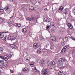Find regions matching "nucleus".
<instances>
[{
    "label": "nucleus",
    "mask_w": 75,
    "mask_h": 75,
    "mask_svg": "<svg viewBox=\"0 0 75 75\" xmlns=\"http://www.w3.org/2000/svg\"><path fill=\"white\" fill-rule=\"evenodd\" d=\"M63 49L66 51V50H67V46H65L63 48Z\"/></svg>",
    "instance_id": "obj_37"
},
{
    "label": "nucleus",
    "mask_w": 75,
    "mask_h": 75,
    "mask_svg": "<svg viewBox=\"0 0 75 75\" xmlns=\"http://www.w3.org/2000/svg\"><path fill=\"white\" fill-rule=\"evenodd\" d=\"M50 38L52 39V41H55L56 40V38L54 36H52Z\"/></svg>",
    "instance_id": "obj_11"
},
{
    "label": "nucleus",
    "mask_w": 75,
    "mask_h": 75,
    "mask_svg": "<svg viewBox=\"0 0 75 75\" xmlns=\"http://www.w3.org/2000/svg\"><path fill=\"white\" fill-rule=\"evenodd\" d=\"M0 58L1 59H3V57L2 56L0 55Z\"/></svg>",
    "instance_id": "obj_43"
},
{
    "label": "nucleus",
    "mask_w": 75,
    "mask_h": 75,
    "mask_svg": "<svg viewBox=\"0 0 75 75\" xmlns=\"http://www.w3.org/2000/svg\"><path fill=\"white\" fill-rule=\"evenodd\" d=\"M14 38H15L13 36H11L8 37V40H11V41H12L13 40H14Z\"/></svg>",
    "instance_id": "obj_17"
},
{
    "label": "nucleus",
    "mask_w": 75,
    "mask_h": 75,
    "mask_svg": "<svg viewBox=\"0 0 75 75\" xmlns=\"http://www.w3.org/2000/svg\"><path fill=\"white\" fill-rule=\"evenodd\" d=\"M9 0L11 1H13V0Z\"/></svg>",
    "instance_id": "obj_58"
},
{
    "label": "nucleus",
    "mask_w": 75,
    "mask_h": 75,
    "mask_svg": "<svg viewBox=\"0 0 75 75\" xmlns=\"http://www.w3.org/2000/svg\"><path fill=\"white\" fill-rule=\"evenodd\" d=\"M48 72V69H45L44 71H42V73L43 75H48L47 73Z\"/></svg>",
    "instance_id": "obj_2"
},
{
    "label": "nucleus",
    "mask_w": 75,
    "mask_h": 75,
    "mask_svg": "<svg viewBox=\"0 0 75 75\" xmlns=\"http://www.w3.org/2000/svg\"><path fill=\"white\" fill-rule=\"evenodd\" d=\"M4 13V8H2V9H1V8H0V14L1 15L2 14Z\"/></svg>",
    "instance_id": "obj_14"
},
{
    "label": "nucleus",
    "mask_w": 75,
    "mask_h": 75,
    "mask_svg": "<svg viewBox=\"0 0 75 75\" xmlns=\"http://www.w3.org/2000/svg\"><path fill=\"white\" fill-rule=\"evenodd\" d=\"M71 52L73 54H74L75 52V49L74 48H73L71 49Z\"/></svg>",
    "instance_id": "obj_26"
},
{
    "label": "nucleus",
    "mask_w": 75,
    "mask_h": 75,
    "mask_svg": "<svg viewBox=\"0 0 75 75\" xmlns=\"http://www.w3.org/2000/svg\"><path fill=\"white\" fill-rule=\"evenodd\" d=\"M12 18V17H11L10 18V19H11V18Z\"/></svg>",
    "instance_id": "obj_59"
},
{
    "label": "nucleus",
    "mask_w": 75,
    "mask_h": 75,
    "mask_svg": "<svg viewBox=\"0 0 75 75\" xmlns=\"http://www.w3.org/2000/svg\"><path fill=\"white\" fill-rule=\"evenodd\" d=\"M45 11H48V9H47V8H45L44 9Z\"/></svg>",
    "instance_id": "obj_46"
},
{
    "label": "nucleus",
    "mask_w": 75,
    "mask_h": 75,
    "mask_svg": "<svg viewBox=\"0 0 75 75\" xmlns=\"http://www.w3.org/2000/svg\"><path fill=\"white\" fill-rule=\"evenodd\" d=\"M4 10H5L6 11H10V7L8 6H6L4 8Z\"/></svg>",
    "instance_id": "obj_8"
},
{
    "label": "nucleus",
    "mask_w": 75,
    "mask_h": 75,
    "mask_svg": "<svg viewBox=\"0 0 75 75\" xmlns=\"http://www.w3.org/2000/svg\"><path fill=\"white\" fill-rule=\"evenodd\" d=\"M44 21H45V22H47V23H48L49 22H50V20L49 19L47 18H44Z\"/></svg>",
    "instance_id": "obj_16"
},
{
    "label": "nucleus",
    "mask_w": 75,
    "mask_h": 75,
    "mask_svg": "<svg viewBox=\"0 0 75 75\" xmlns=\"http://www.w3.org/2000/svg\"><path fill=\"white\" fill-rule=\"evenodd\" d=\"M26 19L27 20H28V21H31L32 20L31 18L30 17H28L26 18Z\"/></svg>",
    "instance_id": "obj_35"
},
{
    "label": "nucleus",
    "mask_w": 75,
    "mask_h": 75,
    "mask_svg": "<svg viewBox=\"0 0 75 75\" xmlns=\"http://www.w3.org/2000/svg\"><path fill=\"white\" fill-rule=\"evenodd\" d=\"M39 47L38 44L37 43H35L33 44V48L35 49H37Z\"/></svg>",
    "instance_id": "obj_3"
},
{
    "label": "nucleus",
    "mask_w": 75,
    "mask_h": 75,
    "mask_svg": "<svg viewBox=\"0 0 75 75\" xmlns=\"http://www.w3.org/2000/svg\"><path fill=\"white\" fill-rule=\"evenodd\" d=\"M15 25L17 27H21V25L18 23H15Z\"/></svg>",
    "instance_id": "obj_25"
},
{
    "label": "nucleus",
    "mask_w": 75,
    "mask_h": 75,
    "mask_svg": "<svg viewBox=\"0 0 75 75\" xmlns=\"http://www.w3.org/2000/svg\"><path fill=\"white\" fill-rule=\"evenodd\" d=\"M1 9H3V8L2 7H1Z\"/></svg>",
    "instance_id": "obj_60"
},
{
    "label": "nucleus",
    "mask_w": 75,
    "mask_h": 75,
    "mask_svg": "<svg viewBox=\"0 0 75 75\" xmlns=\"http://www.w3.org/2000/svg\"><path fill=\"white\" fill-rule=\"evenodd\" d=\"M33 64L32 63L31 64H30V65H33Z\"/></svg>",
    "instance_id": "obj_56"
},
{
    "label": "nucleus",
    "mask_w": 75,
    "mask_h": 75,
    "mask_svg": "<svg viewBox=\"0 0 75 75\" xmlns=\"http://www.w3.org/2000/svg\"><path fill=\"white\" fill-rule=\"evenodd\" d=\"M50 45H51V47H50V49L52 50H54V45H53V44L52 43H50Z\"/></svg>",
    "instance_id": "obj_18"
},
{
    "label": "nucleus",
    "mask_w": 75,
    "mask_h": 75,
    "mask_svg": "<svg viewBox=\"0 0 75 75\" xmlns=\"http://www.w3.org/2000/svg\"><path fill=\"white\" fill-rule=\"evenodd\" d=\"M71 38L70 37H69V36H67L65 38V40L66 42H68V41H69V39Z\"/></svg>",
    "instance_id": "obj_13"
},
{
    "label": "nucleus",
    "mask_w": 75,
    "mask_h": 75,
    "mask_svg": "<svg viewBox=\"0 0 75 75\" xmlns=\"http://www.w3.org/2000/svg\"><path fill=\"white\" fill-rule=\"evenodd\" d=\"M62 12L64 14H67V13H68V11H67V9L65 8L62 11Z\"/></svg>",
    "instance_id": "obj_10"
},
{
    "label": "nucleus",
    "mask_w": 75,
    "mask_h": 75,
    "mask_svg": "<svg viewBox=\"0 0 75 75\" xmlns=\"http://www.w3.org/2000/svg\"><path fill=\"white\" fill-rule=\"evenodd\" d=\"M56 64V63H55V62L54 61H52V62H51L50 63V64L52 65V66H54V65H55Z\"/></svg>",
    "instance_id": "obj_19"
},
{
    "label": "nucleus",
    "mask_w": 75,
    "mask_h": 75,
    "mask_svg": "<svg viewBox=\"0 0 75 75\" xmlns=\"http://www.w3.org/2000/svg\"><path fill=\"white\" fill-rule=\"evenodd\" d=\"M74 75H75V72H74Z\"/></svg>",
    "instance_id": "obj_62"
},
{
    "label": "nucleus",
    "mask_w": 75,
    "mask_h": 75,
    "mask_svg": "<svg viewBox=\"0 0 75 75\" xmlns=\"http://www.w3.org/2000/svg\"><path fill=\"white\" fill-rule=\"evenodd\" d=\"M48 46V45H45V48H47V46Z\"/></svg>",
    "instance_id": "obj_47"
},
{
    "label": "nucleus",
    "mask_w": 75,
    "mask_h": 75,
    "mask_svg": "<svg viewBox=\"0 0 75 75\" xmlns=\"http://www.w3.org/2000/svg\"><path fill=\"white\" fill-rule=\"evenodd\" d=\"M6 37H7V36H6L5 38H4V41H6Z\"/></svg>",
    "instance_id": "obj_40"
},
{
    "label": "nucleus",
    "mask_w": 75,
    "mask_h": 75,
    "mask_svg": "<svg viewBox=\"0 0 75 75\" xmlns=\"http://www.w3.org/2000/svg\"><path fill=\"white\" fill-rule=\"evenodd\" d=\"M25 58L26 60L28 61L30 59V56L28 55H27L25 57Z\"/></svg>",
    "instance_id": "obj_21"
},
{
    "label": "nucleus",
    "mask_w": 75,
    "mask_h": 75,
    "mask_svg": "<svg viewBox=\"0 0 75 75\" xmlns=\"http://www.w3.org/2000/svg\"><path fill=\"white\" fill-rule=\"evenodd\" d=\"M47 65L49 66V65H50V64H47Z\"/></svg>",
    "instance_id": "obj_61"
},
{
    "label": "nucleus",
    "mask_w": 75,
    "mask_h": 75,
    "mask_svg": "<svg viewBox=\"0 0 75 75\" xmlns=\"http://www.w3.org/2000/svg\"><path fill=\"white\" fill-rule=\"evenodd\" d=\"M39 3H40V2H39Z\"/></svg>",
    "instance_id": "obj_64"
},
{
    "label": "nucleus",
    "mask_w": 75,
    "mask_h": 75,
    "mask_svg": "<svg viewBox=\"0 0 75 75\" xmlns=\"http://www.w3.org/2000/svg\"><path fill=\"white\" fill-rule=\"evenodd\" d=\"M8 24H9V25H12L13 24H14V22L13 21H11L10 20L8 21Z\"/></svg>",
    "instance_id": "obj_12"
},
{
    "label": "nucleus",
    "mask_w": 75,
    "mask_h": 75,
    "mask_svg": "<svg viewBox=\"0 0 75 75\" xmlns=\"http://www.w3.org/2000/svg\"><path fill=\"white\" fill-rule=\"evenodd\" d=\"M10 70L11 73H13V72H14V71H13L11 70L10 69Z\"/></svg>",
    "instance_id": "obj_48"
},
{
    "label": "nucleus",
    "mask_w": 75,
    "mask_h": 75,
    "mask_svg": "<svg viewBox=\"0 0 75 75\" xmlns=\"http://www.w3.org/2000/svg\"><path fill=\"white\" fill-rule=\"evenodd\" d=\"M50 26L51 27H53V28H54L55 27V23H54L52 22L50 23Z\"/></svg>",
    "instance_id": "obj_22"
},
{
    "label": "nucleus",
    "mask_w": 75,
    "mask_h": 75,
    "mask_svg": "<svg viewBox=\"0 0 75 75\" xmlns=\"http://www.w3.org/2000/svg\"><path fill=\"white\" fill-rule=\"evenodd\" d=\"M51 31L52 33H54V32H55V31L54 30V29H51Z\"/></svg>",
    "instance_id": "obj_39"
},
{
    "label": "nucleus",
    "mask_w": 75,
    "mask_h": 75,
    "mask_svg": "<svg viewBox=\"0 0 75 75\" xmlns=\"http://www.w3.org/2000/svg\"><path fill=\"white\" fill-rule=\"evenodd\" d=\"M3 67H1V69H2V68H3Z\"/></svg>",
    "instance_id": "obj_57"
},
{
    "label": "nucleus",
    "mask_w": 75,
    "mask_h": 75,
    "mask_svg": "<svg viewBox=\"0 0 75 75\" xmlns=\"http://www.w3.org/2000/svg\"><path fill=\"white\" fill-rule=\"evenodd\" d=\"M67 26L70 29H72L73 28V26L72 25L71 23H69L67 24Z\"/></svg>",
    "instance_id": "obj_6"
},
{
    "label": "nucleus",
    "mask_w": 75,
    "mask_h": 75,
    "mask_svg": "<svg viewBox=\"0 0 75 75\" xmlns=\"http://www.w3.org/2000/svg\"><path fill=\"white\" fill-rule=\"evenodd\" d=\"M62 44L63 46H64V45H65V43H64V42H62Z\"/></svg>",
    "instance_id": "obj_42"
},
{
    "label": "nucleus",
    "mask_w": 75,
    "mask_h": 75,
    "mask_svg": "<svg viewBox=\"0 0 75 75\" xmlns=\"http://www.w3.org/2000/svg\"><path fill=\"white\" fill-rule=\"evenodd\" d=\"M8 56L9 58H11V57H12V55H11V54H10L8 55Z\"/></svg>",
    "instance_id": "obj_38"
},
{
    "label": "nucleus",
    "mask_w": 75,
    "mask_h": 75,
    "mask_svg": "<svg viewBox=\"0 0 75 75\" xmlns=\"http://www.w3.org/2000/svg\"><path fill=\"white\" fill-rule=\"evenodd\" d=\"M32 20L33 21H34V17L32 18Z\"/></svg>",
    "instance_id": "obj_53"
},
{
    "label": "nucleus",
    "mask_w": 75,
    "mask_h": 75,
    "mask_svg": "<svg viewBox=\"0 0 75 75\" xmlns=\"http://www.w3.org/2000/svg\"><path fill=\"white\" fill-rule=\"evenodd\" d=\"M3 59L5 61H7V60L8 59V56L7 55H5L4 57H3Z\"/></svg>",
    "instance_id": "obj_9"
},
{
    "label": "nucleus",
    "mask_w": 75,
    "mask_h": 75,
    "mask_svg": "<svg viewBox=\"0 0 75 75\" xmlns=\"http://www.w3.org/2000/svg\"><path fill=\"white\" fill-rule=\"evenodd\" d=\"M29 53H30V51L28 50H27L26 51V53L27 54H29Z\"/></svg>",
    "instance_id": "obj_45"
},
{
    "label": "nucleus",
    "mask_w": 75,
    "mask_h": 75,
    "mask_svg": "<svg viewBox=\"0 0 75 75\" xmlns=\"http://www.w3.org/2000/svg\"><path fill=\"white\" fill-rule=\"evenodd\" d=\"M3 37H4L3 33H0V38H3Z\"/></svg>",
    "instance_id": "obj_34"
},
{
    "label": "nucleus",
    "mask_w": 75,
    "mask_h": 75,
    "mask_svg": "<svg viewBox=\"0 0 75 75\" xmlns=\"http://www.w3.org/2000/svg\"><path fill=\"white\" fill-rule=\"evenodd\" d=\"M23 71L24 72H28L29 71V70L27 67H25L23 69Z\"/></svg>",
    "instance_id": "obj_15"
},
{
    "label": "nucleus",
    "mask_w": 75,
    "mask_h": 75,
    "mask_svg": "<svg viewBox=\"0 0 75 75\" xmlns=\"http://www.w3.org/2000/svg\"><path fill=\"white\" fill-rule=\"evenodd\" d=\"M42 52L43 54H48V50L47 49L45 48L42 49Z\"/></svg>",
    "instance_id": "obj_5"
},
{
    "label": "nucleus",
    "mask_w": 75,
    "mask_h": 75,
    "mask_svg": "<svg viewBox=\"0 0 75 75\" xmlns=\"http://www.w3.org/2000/svg\"><path fill=\"white\" fill-rule=\"evenodd\" d=\"M29 10L30 11H31V10L32 11L34 10V8L33 6H30L29 8Z\"/></svg>",
    "instance_id": "obj_28"
},
{
    "label": "nucleus",
    "mask_w": 75,
    "mask_h": 75,
    "mask_svg": "<svg viewBox=\"0 0 75 75\" xmlns=\"http://www.w3.org/2000/svg\"><path fill=\"white\" fill-rule=\"evenodd\" d=\"M58 62L61 64L62 68H65V64L64 63L65 62V59L63 58H60L58 60Z\"/></svg>",
    "instance_id": "obj_1"
},
{
    "label": "nucleus",
    "mask_w": 75,
    "mask_h": 75,
    "mask_svg": "<svg viewBox=\"0 0 75 75\" xmlns=\"http://www.w3.org/2000/svg\"><path fill=\"white\" fill-rule=\"evenodd\" d=\"M63 72L62 71H60L59 72L58 74V75H62L63 74Z\"/></svg>",
    "instance_id": "obj_29"
},
{
    "label": "nucleus",
    "mask_w": 75,
    "mask_h": 75,
    "mask_svg": "<svg viewBox=\"0 0 75 75\" xmlns=\"http://www.w3.org/2000/svg\"><path fill=\"white\" fill-rule=\"evenodd\" d=\"M55 59H58V58H57V56H56Z\"/></svg>",
    "instance_id": "obj_55"
},
{
    "label": "nucleus",
    "mask_w": 75,
    "mask_h": 75,
    "mask_svg": "<svg viewBox=\"0 0 75 75\" xmlns=\"http://www.w3.org/2000/svg\"><path fill=\"white\" fill-rule=\"evenodd\" d=\"M38 53H41V49L40 48H39L37 50Z\"/></svg>",
    "instance_id": "obj_24"
},
{
    "label": "nucleus",
    "mask_w": 75,
    "mask_h": 75,
    "mask_svg": "<svg viewBox=\"0 0 75 75\" xmlns=\"http://www.w3.org/2000/svg\"><path fill=\"white\" fill-rule=\"evenodd\" d=\"M14 62L16 65H17L18 63V60H16L14 61Z\"/></svg>",
    "instance_id": "obj_31"
},
{
    "label": "nucleus",
    "mask_w": 75,
    "mask_h": 75,
    "mask_svg": "<svg viewBox=\"0 0 75 75\" xmlns=\"http://www.w3.org/2000/svg\"><path fill=\"white\" fill-rule=\"evenodd\" d=\"M21 9H23V10H24V9H25V7H22L21 8Z\"/></svg>",
    "instance_id": "obj_52"
},
{
    "label": "nucleus",
    "mask_w": 75,
    "mask_h": 75,
    "mask_svg": "<svg viewBox=\"0 0 75 75\" xmlns=\"http://www.w3.org/2000/svg\"><path fill=\"white\" fill-rule=\"evenodd\" d=\"M35 4H36V3H35Z\"/></svg>",
    "instance_id": "obj_63"
},
{
    "label": "nucleus",
    "mask_w": 75,
    "mask_h": 75,
    "mask_svg": "<svg viewBox=\"0 0 75 75\" xmlns=\"http://www.w3.org/2000/svg\"><path fill=\"white\" fill-rule=\"evenodd\" d=\"M40 65L42 66H43L45 65V61L43 60H41L40 61Z\"/></svg>",
    "instance_id": "obj_7"
},
{
    "label": "nucleus",
    "mask_w": 75,
    "mask_h": 75,
    "mask_svg": "<svg viewBox=\"0 0 75 75\" xmlns=\"http://www.w3.org/2000/svg\"><path fill=\"white\" fill-rule=\"evenodd\" d=\"M73 63L74 64V65H75V60L73 62Z\"/></svg>",
    "instance_id": "obj_50"
},
{
    "label": "nucleus",
    "mask_w": 75,
    "mask_h": 75,
    "mask_svg": "<svg viewBox=\"0 0 75 75\" xmlns=\"http://www.w3.org/2000/svg\"><path fill=\"white\" fill-rule=\"evenodd\" d=\"M34 70L35 72H39V71L35 67H34Z\"/></svg>",
    "instance_id": "obj_30"
},
{
    "label": "nucleus",
    "mask_w": 75,
    "mask_h": 75,
    "mask_svg": "<svg viewBox=\"0 0 75 75\" xmlns=\"http://www.w3.org/2000/svg\"><path fill=\"white\" fill-rule=\"evenodd\" d=\"M66 51V50H64V49H62L61 50V52L63 54H64V53H65V52Z\"/></svg>",
    "instance_id": "obj_36"
},
{
    "label": "nucleus",
    "mask_w": 75,
    "mask_h": 75,
    "mask_svg": "<svg viewBox=\"0 0 75 75\" xmlns=\"http://www.w3.org/2000/svg\"><path fill=\"white\" fill-rule=\"evenodd\" d=\"M3 33H8V32H7H7H4Z\"/></svg>",
    "instance_id": "obj_54"
},
{
    "label": "nucleus",
    "mask_w": 75,
    "mask_h": 75,
    "mask_svg": "<svg viewBox=\"0 0 75 75\" xmlns=\"http://www.w3.org/2000/svg\"><path fill=\"white\" fill-rule=\"evenodd\" d=\"M50 27V26H47V27H46V28L47 29H48V28H49Z\"/></svg>",
    "instance_id": "obj_49"
},
{
    "label": "nucleus",
    "mask_w": 75,
    "mask_h": 75,
    "mask_svg": "<svg viewBox=\"0 0 75 75\" xmlns=\"http://www.w3.org/2000/svg\"><path fill=\"white\" fill-rule=\"evenodd\" d=\"M11 47L13 48H14V49H17V46H16L14 45H11Z\"/></svg>",
    "instance_id": "obj_23"
},
{
    "label": "nucleus",
    "mask_w": 75,
    "mask_h": 75,
    "mask_svg": "<svg viewBox=\"0 0 75 75\" xmlns=\"http://www.w3.org/2000/svg\"><path fill=\"white\" fill-rule=\"evenodd\" d=\"M71 39H72V40H73V41H75V39L74 38L71 37Z\"/></svg>",
    "instance_id": "obj_44"
},
{
    "label": "nucleus",
    "mask_w": 75,
    "mask_h": 75,
    "mask_svg": "<svg viewBox=\"0 0 75 75\" xmlns=\"http://www.w3.org/2000/svg\"><path fill=\"white\" fill-rule=\"evenodd\" d=\"M62 19V18H59L58 19V20H59V21H61V19Z\"/></svg>",
    "instance_id": "obj_51"
},
{
    "label": "nucleus",
    "mask_w": 75,
    "mask_h": 75,
    "mask_svg": "<svg viewBox=\"0 0 75 75\" xmlns=\"http://www.w3.org/2000/svg\"><path fill=\"white\" fill-rule=\"evenodd\" d=\"M27 28H23L22 29V31L23 33H26L27 31Z\"/></svg>",
    "instance_id": "obj_27"
},
{
    "label": "nucleus",
    "mask_w": 75,
    "mask_h": 75,
    "mask_svg": "<svg viewBox=\"0 0 75 75\" xmlns=\"http://www.w3.org/2000/svg\"><path fill=\"white\" fill-rule=\"evenodd\" d=\"M64 9V7L62 6H61L59 7V8L58 10V11L60 13H62V10Z\"/></svg>",
    "instance_id": "obj_4"
},
{
    "label": "nucleus",
    "mask_w": 75,
    "mask_h": 75,
    "mask_svg": "<svg viewBox=\"0 0 75 75\" xmlns=\"http://www.w3.org/2000/svg\"><path fill=\"white\" fill-rule=\"evenodd\" d=\"M4 21L3 18L1 17H0V23H2Z\"/></svg>",
    "instance_id": "obj_33"
},
{
    "label": "nucleus",
    "mask_w": 75,
    "mask_h": 75,
    "mask_svg": "<svg viewBox=\"0 0 75 75\" xmlns=\"http://www.w3.org/2000/svg\"><path fill=\"white\" fill-rule=\"evenodd\" d=\"M4 63L3 60H0V66H3L4 65Z\"/></svg>",
    "instance_id": "obj_20"
},
{
    "label": "nucleus",
    "mask_w": 75,
    "mask_h": 75,
    "mask_svg": "<svg viewBox=\"0 0 75 75\" xmlns=\"http://www.w3.org/2000/svg\"><path fill=\"white\" fill-rule=\"evenodd\" d=\"M72 12L74 14V15H75V9L73 10Z\"/></svg>",
    "instance_id": "obj_41"
},
{
    "label": "nucleus",
    "mask_w": 75,
    "mask_h": 75,
    "mask_svg": "<svg viewBox=\"0 0 75 75\" xmlns=\"http://www.w3.org/2000/svg\"><path fill=\"white\" fill-rule=\"evenodd\" d=\"M3 47H0V52H3Z\"/></svg>",
    "instance_id": "obj_32"
}]
</instances>
